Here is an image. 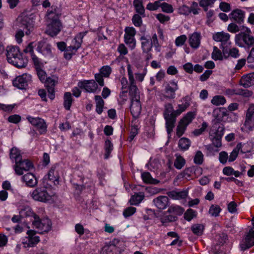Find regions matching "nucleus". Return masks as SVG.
<instances>
[{"label":"nucleus","instance_id":"nucleus-57","mask_svg":"<svg viewBox=\"0 0 254 254\" xmlns=\"http://www.w3.org/2000/svg\"><path fill=\"white\" fill-rule=\"evenodd\" d=\"M160 7L162 9V11L170 13L173 12V8L172 5L163 2L160 4Z\"/></svg>","mask_w":254,"mask_h":254},{"label":"nucleus","instance_id":"nucleus-55","mask_svg":"<svg viewBox=\"0 0 254 254\" xmlns=\"http://www.w3.org/2000/svg\"><path fill=\"white\" fill-rule=\"evenodd\" d=\"M142 16L138 14H135L132 18V22L136 27H140L142 24Z\"/></svg>","mask_w":254,"mask_h":254},{"label":"nucleus","instance_id":"nucleus-38","mask_svg":"<svg viewBox=\"0 0 254 254\" xmlns=\"http://www.w3.org/2000/svg\"><path fill=\"white\" fill-rule=\"evenodd\" d=\"M190 143L191 141L189 139L186 137H182L179 140L178 146L181 150L185 151L189 148Z\"/></svg>","mask_w":254,"mask_h":254},{"label":"nucleus","instance_id":"nucleus-64","mask_svg":"<svg viewBox=\"0 0 254 254\" xmlns=\"http://www.w3.org/2000/svg\"><path fill=\"white\" fill-rule=\"evenodd\" d=\"M187 36L185 35H182L178 37L175 40V44L177 46H183L187 40Z\"/></svg>","mask_w":254,"mask_h":254},{"label":"nucleus","instance_id":"nucleus-52","mask_svg":"<svg viewBox=\"0 0 254 254\" xmlns=\"http://www.w3.org/2000/svg\"><path fill=\"white\" fill-rule=\"evenodd\" d=\"M212 58L215 61L221 60L223 59L221 52L215 46L213 47V51L212 53Z\"/></svg>","mask_w":254,"mask_h":254},{"label":"nucleus","instance_id":"nucleus-1","mask_svg":"<svg viewBox=\"0 0 254 254\" xmlns=\"http://www.w3.org/2000/svg\"><path fill=\"white\" fill-rule=\"evenodd\" d=\"M52 10L46 14L47 26L46 33L51 37L56 36L61 31L63 26L60 20V15L57 13L56 6L52 5Z\"/></svg>","mask_w":254,"mask_h":254},{"label":"nucleus","instance_id":"nucleus-34","mask_svg":"<svg viewBox=\"0 0 254 254\" xmlns=\"http://www.w3.org/2000/svg\"><path fill=\"white\" fill-rule=\"evenodd\" d=\"M95 100L96 102V111L98 114L100 115L103 112L104 101L100 95H96L95 96Z\"/></svg>","mask_w":254,"mask_h":254},{"label":"nucleus","instance_id":"nucleus-36","mask_svg":"<svg viewBox=\"0 0 254 254\" xmlns=\"http://www.w3.org/2000/svg\"><path fill=\"white\" fill-rule=\"evenodd\" d=\"M141 178L145 183L156 185L159 183V181L152 178L149 172H144L141 174Z\"/></svg>","mask_w":254,"mask_h":254},{"label":"nucleus","instance_id":"nucleus-51","mask_svg":"<svg viewBox=\"0 0 254 254\" xmlns=\"http://www.w3.org/2000/svg\"><path fill=\"white\" fill-rule=\"evenodd\" d=\"M20 215L22 217L33 216L34 218V215H36L32 211L30 207H25L20 212Z\"/></svg>","mask_w":254,"mask_h":254},{"label":"nucleus","instance_id":"nucleus-7","mask_svg":"<svg viewBox=\"0 0 254 254\" xmlns=\"http://www.w3.org/2000/svg\"><path fill=\"white\" fill-rule=\"evenodd\" d=\"M128 78L130 82L129 86V95L130 101H139L140 99V93L138 89L136 86L134 80L133 73L130 65L127 67Z\"/></svg>","mask_w":254,"mask_h":254},{"label":"nucleus","instance_id":"nucleus-47","mask_svg":"<svg viewBox=\"0 0 254 254\" xmlns=\"http://www.w3.org/2000/svg\"><path fill=\"white\" fill-rule=\"evenodd\" d=\"M186 163V161L184 158L181 156H177L174 163V165L177 169H182Z\"/></svg>","mask_w":254,"mask_h":254},{"label":"nucleus","instance_id":"nucleus-63","mask_svg":"<svg viewBox=\"0 0 254 254\" xmlns=\"http://www.w3.org/2000/svg\"><path fill=\"white\" fill-rule=\"evenodd\" d=\"M227 29L229 32L233 33H236L241 30L240 27L235 23L229 24L228 26Z\"/></svg>","mask_w":254,"mask_h":254},{"label":"nucleus","instance_id":"nucleus-37","mask_svg":"<svg viewBox=\"0 0 254 254\" xmlns=\"http://www.w3.org/2000/svg\"><path fill=\"white\" fill-rule=\"evenodd\" d=\"M184 211V209L180 206L178 205H172L167 210V212L169 214H173L178 216L181 215Z\"/></svg>","mask_w":254,"mask_h":254},{"label":"nucleus","instance_id":"nucleus-61","mask_svg":"<svg viewBox=\"0 0 254 254\" xmlns=\"http://www.w3.org/2000/svg\"><path fill=\"white\" fill-rule=\"evenodd\" d=\"M21 120V116L19 115L14 114L9 116L7 119V121L11 123L17 124L20 122Z\"/></svg>","mask_w":254,"mask_h":254},{"label":"nucleus","instance_id":"nucleus-3","mask_svg":"<svg viewBox=\"0 0 254 254\" xmlns=\"http://www.w3.org/2000/svg\"><path fill=\"white\" fill-rule=\"evenodd\" d=\"M175 110L174 109L173 105L171 103H167L164 105V111L163 117L165 120V127L168 135H170L175 127L177 115L175 114Z\"/></svg>","mask_w":254,"mask_h":254},{"label":"nucleus","instance_id":"nucleus-58","mask_svg":"<svg viewBox=\"0 0 254 254\" xmlns=\"http://www.w3.org/2000/svg\"><path fill=\"white\" fill-rule=\"evenodd\" d=\"M195 173V167L192 166L186 168L183 173V177L186 178H189L191 176V175Z\"/></svg>","mask_w":254,"mask_h":254},{"label":"nucleus","instance_id":"nucleus-13","mask_svg":"<svg viewBox=\"0 0 254 254\" xmlns=\"http://www.w3.org/2000/svg\"><path fill=\"white\" fill-rule=\"evenodd\" d=\"M33 167V166L29 160L22 159V158L13 166L15 172L18 175H22L23 174V171H28Z\"/></svg>","mask_w":254,"mask_h":254},{"label":"nucleus","instance_id":"nucleus-21","mask_svg":"<svg viewBox=\"0 0 254 254\" xmlns=\"http://www.w3.org/2000/svg\"><path fill=\"white\" fill-rule=\"evenodd\" d=\"M155 205L159 209H164L168 205L169 199L166 196L161 195L153 199Z\"/></svg>","mask_w":254,"mask_h":254},{"label":"nucleus","instance_id":"nucleus-42","mask_svg":"<svg viewBox=\"0 0 254 254\" xmlns=\"http://www.w3.org/2000/svg\"><path fill=\"white\" fill-rule=\"evenodd\" d=\"M226 100L224 96L221 95H216L213 97L211 100V103L216 106L224 105Z\"/></svg>","mask_w":254,"mask_h":254},{"label":"nucleus","instance_id":"nucleus-45","mask_svg":"<svg viewBox=\"0 0 254 254\" xmlns=\"http://www.w3.org/2000/svg\"><path fill=\"white\" fill-rule=\"evenodd\" d=\"M191 229L194 234L199 236L202 234L204 226L200 224H194L191 226Z\"/></svg>","mask_w":254,"mask_h":254},{"label":"nucleus","instance_id":"nucleus-23","mask_svg":"<svg viewBox=\"0 0 254 254\" xmlns=\"http://www.w3.org/2000/svg\"><path fill=\"white\" fill-rule=\"evenodd\" d=\"M230 35L228 33L223 31L217 32L213 35V39L217 42H221L220 47L223 46V44L229 40Z\"/></svg>","mask_w":254,"mask_h":254},{"label":"nucleus","instance_id":"nucleus-5","mask_svg":"<svg viewBox=\"0 0 254 254\" xmlns=\"http://www.w3.org/2000/svg\"><path fill=\"white\" fill-rule=\"evenodd\" d=\"M19 26L23 29L18 30L15 35V38L18 43L22 42V37L24 36V33L26 35L30 34L33 29L34 24L33 20L28 16H24L20 20Z\"/></svg>","mask_w":254,"mask_h":254},{"label":"nucleus","instance_id":"nucleus-41","mask_svg":"<svg viewBox=\"0 0 254 254\" xmlns=\"http://www.w3.org/2000/svg\"><path fill=\"white\" fill-rule=\"evenodd\" d=\"M213 127L217 128V129L215 132V135L216 136L222 137L225 130L224 126L222 124L216 123L214 124Z\"/></svg>","mask_w":254,"mask_h":254},{"label":"nucleus","instance_id":"nucleus-25","mask_svg":"<svg viewBox=\"0 0 254 254\" xmlns=\"http://www.w3.org/2000/svg\"><path fill=\"white\" fill-rule=\"evenodd\" d=\"M201 36L197 32L193 33L189 38L190 46L194 49H197L200 45Z\"/></svg>","mask_w":254,"mask_h":254},{"label":"nucleus","instance_id":"nucleus-53","mask_svg":"<svg viewBox=\"0 0 254 254\" xmlns=\"http://www.w3.org/2000/svg\"><path fill=\"white\" fill-rule=\"evenodd\" d=\"M112 72V68L109 65H104L100 69V73L105 77H109Z\"/></svg>","mask_w":254,"mask_h":254},{"label":"nucleus","instance_id":"nucleus-56","mask_svg":"<svg viewBox=\"0 0 254 254\" xmlns=\"http://www.w3.org/2000/svg\"><path fill=\"white\" fill-rule=\"evenodd\" d=\"M194 163L196 164L200 165L203 161V155L200 151H197L194 157Z\"/></svg>","mask_w":254,"mask_h":254},{"label":"nucleus","instance_id":"nucleus-33","mask_svg":"<svg viewBox=\"0 0 254 254\" xmlns=\"http://www.w3.org/2000/svg\"><path fill=\"white\" fill-rule=\"evenodd\" d=\"M73 98L71 93L69 92H66L64 95V106L66 110H70Z\"/></svg>","mask_w":254,"mask_h":254},{"label":"nucleus","instance_id":"nucleus-49","mask_svg":"<svg viewBox=\"0 0 254 254\" xmlns=\"http://www.w3.org/2000/svg\"><path fill=\"white\" fill-rule=\"evenodd\" d=\"M221 209L218 205H212L209 208V213L212 216H218Z\"/></svg>","mask_w":254,"mask_h":254},{"label":"nucleus","instance_id":"nucleus-8","mask_svg":"<svg viewBox=\"0 0 254 254\" xmlns=\"http://www.w3.org/2000/svg\"><path fill=\"white\" fill-rule=\"evenodd\" d=\"M32 224L36 228L40 231L39 233L40 234L47 233L51 229L52 223L48 218L40 219L38 215H35Z\"/></svg>","mask_w":254,"mask_h":254},{"label":"nucleus","instance_id":"nucleus-32","mask_svg":"<svg viewBox=\"0 0 254 254\" xmlns=\"http://www.w3.org/2000/svg\"><path fill=\"white\" fill-rule=\"evenodd\" d=\"M144 198V194L143 192L135 193L131 196L129 202L131 205H136L139 204Z\"/></svg>","mask_w":254,"mask_h":254},{"label":"nucleus","instance_id":"nucleus-30","mask_svg":"<svg viewBox=\"0 0 254 254\" xmlns=\"http://www.w3.org/2000/svg\"><path fill=\"white\" fill-rule=\"evenodd\" d=\"M141 41V48L143 52L148 53L152 49V44L150 43L149 39L144 36H142L140 38Z\"/></svg>","mask_w":254,"mask_h":254},{"label":"nucleus","instance_id":"nucleus-17","mask_svg":"<svg viewBox=\"0 0 254 254\" xmlns=\"http://www.w3.org/2000/svg\"><path fill=\"white\" fill-rule=\"evenodd\" d=\"M60 176L58 171L56 170V166H52L49 170L48 174L45 176L43 179V183L44 184L45 181L48 180L54 185L58 184Z\"/></svg>","mask_w":254,"mask_h":254},{"label":"nucleus","instance_id":"nucleus-43","mask_svg":"<svg viewBox=\"0 0 254 254\" xmlns=\"http://www.w3.org/2000/svg\"><path fill=\"white\" fill-rule=\"evenodd\" d=\"M242 145L241 143L237 145L236 147L231 153L229 157H228L229 162H233L236 160L238 155L239 151L242 148Z\"/></svg>","mask_w":254,"mask_h":254},{"label":"nucleus","instance_id":"nucleus-50","mask_svg":"<svg viewBox=\"0 0 254 254\" xmlns=\"http://www.w3.org/2000/svg\"><path fill=\"white\" fill-rule=\"evenodd\" d=\"M184 218L188 221H190L191 219L196 216V212L192 209H188L184 214Z\"/></svg>","mask_w":254,"mask_h":254},{"label":"nucleus","instance_id":"nucleus-4","mask_svg":"<svg viewBox=\"0 0 254 254\" xmlns=\"http://www.w3.org/2000/svg\"><path fill=\"white\" fill-rule=\"evenodd\" d=\"M245 31L236 34L235 37L236 44L240 47L250 48L254 45V37L248 27H245Z\"/></svg>","mask_w":254,"mask_h":254},{"label":"nucleus","instance_id":"nucleus-31","mask_svg":"<svg viewBox=\"0 0 254 254\" xmlns=\"http://www.w3.org/2000/svg\"><path fill=\"white\" fill-rule=\"evenodd\" d=\"M133 4L137 14L140 15L142 17L145 16V9L143 5L142 0H133Z\"/></svg>","mask_w":254,"mask_h":254},{"label":"nucleus","instance_id":"nucleus-54","mask_svg":"<svg viewBox=\"0 0 254 254\" xmlns=\"http://www.w3.org/2000/svg\"><path fill=\"white\" fill-rule=\"evenodd\" d=\"M178 219V217L173 214L165 215L161 219V222L164 224L169 222H174Z\"/></svg>","mask_w":254,"mask_h":254},{"label":"nucleus","instance_id":"nucleus-44","mask_svg":"<svg viewBox=\"0 0 254 254\" xmlns=\"http://www.w3.org/2000/svg\"><path fill=\"white\" fill-rule=\"evenodd\" d=\"M125 42L128 45L131 49H133L136 45V41L134 37L124 35Z\"/></svg>","mask_w":254,"mask_h":254},{"label":"nucleus","instance_id":"nucleus-39","mask_svg":"<svg viewBox=\"0 0 254 254\" xmlns=\"http://www.w3.org/2000/svg\"><path fill=\"white\" fill-rule=\"evenodd\" d=\"M86 32H80L77 34L73 40H72V45L76 47V48H80L81 47V44L83 42V38L86 35Z\"/></svg>","mask_w":254,"mask_h":254},{"label":"nucleus","instance_id":"nucleus-15","mask_svg":"<svg viewBox=\"0 0 254 254\" xmlns=\"http://www.w3.org/2000/svg\"><path fill=\"white\" fill-rule=\"evenodd\" d=\"M244 126L250 130L254 128V104L250 105L247 110Z\"/></svg>","mask_w":254,"mask_h":254},{"label":"nucleus","instance_id":"nucleus-59","mask_svg":"<svg viewBox=\"0 0 254 254\" xmlns=\"http://www.w3.org/2000/svg\"><path fill=\"white\" fill-rule=\"evenodd\" d=\"M31 57L35 69L41 68L43 64L40 60L34 54L32 55Z\"/></svg>","mask_w":254,"mask_h":254},{"label":"nucleus","instance_id":"nucleus-19","mask_svg":"<svg viewBox=\"0 0 254 254\" xmlns=\"http://www.w3.org/2000/svg\"><path fill=\"white\" fill-rule=\"evenodd\" d=\"M190 97L187 95L183 97L181 100V101H183L182 104H179L178 105V109L175 110V114L177 116L181 115L183 112H184L190 106Z\"/></svg>","mask_w":254,"mask_h":254},{"label":"nucleus","instance_id":"nucleus-11","mask_svg":"<svg viewBox=\"0 0 254 254\" xmlns=\"http://www.w3.org/2000/svg\"><path fill=\"white\" fill-rule=\"evenodd\" d=\"M27 119L32 126L36 127L40 134L46 133L47 126L43 119L39 117L33 118L31 116H28Z\"/></svg>","mask_w":254,"mask_h":254},{"label":"nucleus","instance_id":"nucleus-35","mask_svg":"<svg viewBox=\"0 0 254 254\" xmlns=\"http://www.w3.org/2000/svg\"><path fill=\"white\" fill-rule=\"evenodd\" d=\"M195 112H189L180 121L188 126L195 118Z\"/></svg>","mask_w":254,"mask_h":254},{"label":"nucleus","instance_id":"nucleus-12","mask_svg":"<svg viewBox=\"0 0 254 254\" xmlns=\"http://www.w3.org/2000/svg\"><path fill=\"white\" fill-rule=\"evenodd\" d=\"M31 81V75L25 73L16 77L13 81V85L20 89H24Z\"/></svg>","mask_w":254,"mask_h":254},{"label":"nucleus","instance_id":"nucleus-20","mask_svg":"<svg viewBox=\"0 0 254 254\" xmlns=\"http://www.w3.org/2000/svg\"><path fill=\"white\" fill-rule=\"evenodd\" d=\"M240 83V85L245 88H248L254 85V73L243 75Z\"/></svg>","mask_w":254,"mask_h":254},{"label":"nucleus","instance_id":"nucleus-6","mask_svg":"<svg viewBox=\"0 0 254 254\" xmlns=\"http://www.w3.org/2000/svg\"><path fill=\"white\" fill-rule=\"evenodd\" d=\"M31 196L34 200L42 202H47L52 199V195L48 192L44 183L42 186L36 188L31 192Z\"/></svg>","mask_w":254,"mask_h":254},{"label":"nucleus","instance_id":"nucleus-9","mask_svg":"<svg viewBox=\"0 0 254 254\" xmlns=\"http://www.w3.org/2000/svg\"><path fill=\"white\" fill-rule=\"evenodd\" d=\"M254 226L247 233L240 243V248L242 251H245L254 246V217L252 219Z\"/></svg>","mask_w":254,"mask_h":254},{"label":"nucleus","instance_id":"nucleus-18","mask_svg":"<svg viewBox=\"0 0 254 254\" xmlns=\"http://www.w3.org/2000/svg\"><path fill=\"white\" fill-rule=\"evenodd\" d=\"M245 17V12L240 9H235L232 11L230 14V19L238 24L244 22Z\"/></svg>","mask_w":254,"mask_h":254},{"label":"nucleus","instance_id":"nucleus-48","mask_svg":"<svg viewBox=\"0 0 254 254\" xmlns=\"http://www.w3.org/2000/svg\"><path fill=\"white\" fill-rule=\"evenodd\" d=\"M187 126L185 124L179 122L176 128V135L178 137H181L185 133Z\"/></svg>","mask_w":254,"mask_h":254},{"label":"nucleus","instance_id":"nucleus-60","mask_svg":"<svg viewBox=\"0 0 254 254\" xmlns=\"http://www.w3.org/2000/svg\"><path fill=\"white\" fill-rule=\"evenodd\" d=\"M136 211V208L128 207L125 209L123 212V215L125 218L128 217L133 215Z\"/></svg>","mask_w":254,"mask_h":254},{"label":"nucleus","instance_id":"nucleus-40","mask_svg":"<svg viewBox=\"0 0 254 254\" xmlns=\"http://www.w3.org/2000/svg\"><path fill=\"white\" fill-rule=\"evenodd\" d=\"M118 248L115 245L105 246L102 251V254H118Z\"/></svg>","mask_w":254,"mask_h":254},{"label":"nucleus","instance_id":"nucleus-26","mask_svg":"<svg viewBox=\"0 0 254 254\" xmlns=\"http://www.w3.org/2000/svg\"><path fill=\"white\" fill-rule=\"evenodd\" d=\"M167 194L172 199H181L185 198L187 196L188 192L186 190H172L167 192Z\"/></svg>","mask_w":254,"mask_h":254},{"label":"nucleus","instance_id":"nucleus-16","mask_svg":"<svg viewBox=\"0 0 254 254\" xmlns=\"http://www.w3.org/2000/svg\"><path fill=\"white\" fill-rule=\"evenodd\" d=\"M178 89L177 83L174 81H170L165 85V92L166 97L169 99H174L175 97V92Z\"/></svg>","mask_w":254,"mask_h":254},{"label":"nucleus","instance_id":"nucleus-46","mask_svg":"<svg viewBox=\"0 0 254 254\" xmlns=\"http://www.w3.org/2000/svg\"><path fill=\"white\" fill-rule=\"evenodd\" d=\"M105 149L106 151L105 158L108 159L109 157L110 153L113 149V145L111 141L109 139L106 140L105 141Z\"/></svg>","mask_w":254,"mask_h":254},{"label":"nucleus","instance_id":"nucleus-2","mask_svg":"<svg viewBox=\"0 0 254 254\" xmlns=\"http://www.w3.org/2000/svg\"><path fill=\"white\" fill-rule=\"evenodd\" d=\"M5 52L8 63L19 68L26 67L28 64V60L23 56L18 46H8L5 49Z\"/></svg>","mask_w":254,"mask_h":254},{"label":"nucleus","instance_id":"nucleus-24","mask_svg":"<svg viewBox=\"0 0 254 254\" xmlns=\"http://www.w3.org/2000/svg\"><path fill=\"white\" fill-rule=\"evenodd\" d=\"M22 179L23 181L25 183L26 185L30 187H35L38 183L35 176L31 173H28L24 175L22 177Z\"/></svg>","mask_w":254,"mask_h":254},{"label":"nucleus","instance_id":"nucleus-10","mask_svg":"<svg viewBox=\"0 0 254 254\" xmlns=\"http://www.w3.org/2000/svg\"><path fill=\"white\" fill-rule=\"evenodd\" d=\"M58 80L59 78L56 75H52L46 78L44 81L48 92V97L51 100L55 98V86L58 83Z\"/></svg>","mask_w":254,"mask_h":254},{"label":"nucleus","instance_id":"nucleus-22","mask_svg":"<svg viewBox=\"0 0 254 254\" xmlns=\"http://www.w3.org/2000/svg\"><path fill=\"white\" fill-rule=\"evenodd\" d=\"M130 112L134 118H137L140 115L141 111V106L140 100L130 101Z\"/></svg>","mask_w":254,"mask_h":254},{"label":"nucleus","instance_id":"nucleus-62","mask_svg":"<svg viewBox=\"0 0 254 254\" xmlns=\"http://www.w3.org/2000/svg\"><path fill=\"white\" fill-rule=\"evenodd\" d=\"M37 71V75L40 80V81L42 82H44V81L46 79L47 74L46 72L42 69L41 68H39V69H36Z\"/></svg>","mask_w":254,"mask_h":254},{"label":"nucleus","instance_id":"nucleus-29","mask_svg":"<svg viewBox=\"0 0 254 254\" xmlns=\"http://www.w3.org/2000/svg\"><path fill=\"white\" fill-rule=\"evenodd\" d=\"M9 157L13 162L17 163L22 159L20 150L15 147H12L10 150Z\"/></svg>","mask_w":254,"mask_h":254},{"label":"nucleus","instance_id":"nucleus-14","mask_svg":"<svg viewBox=\"0 0 254 254\" xmlns=\"http://www.w3.org/2000/svg\"><path fill=\"white\" fill-rule=\"evenodd\" d=\"M78 86L79 88L83 89L87 92L89 93H95L98 88V84L93 79L79 81Z\"/></svg>","mask_w":254,"mask_h":254},{"label":"nucleus","instance_id":"nucleus-27","mask_svg":"<svg viewBox=\"0 0 254 254\" xmlns=\"http://www.w3.org/2000/svg\"><path fill=\"white\" fill-rule=\"evenodd\" d=\"M37 51L43 55H50L51 54V45L44 42L40 41L38 42Z\"/></svg>","mask_w":254,"mask_h":254},{"label":"nucleus","instance_id":"nucleus-28","mask_svg":"<svg viewBox=\"0 0 254 254\" xmlns=\"http://www.w3.org/2000/svg\"><path fill=\"white\" fill-rule=\"evenodd\" d=\"M35 231L34 230H30L27 231L28 246L33 247L39 242V237L35 236Z\"/></svg>","mask_w":254,"mask_h":254}]
</instances>
